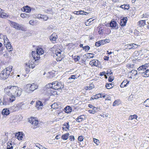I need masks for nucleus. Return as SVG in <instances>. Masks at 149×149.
Masks as SVG:
<instances>
[{"mask_svg":"<svg viewBox=\"0 0 149 149\" xmlns=\"http://www.w3.org/2000/svg\"><path fill=\"white\" fill-rule=\"evenodd\" d=\"M5 93L10 96V99L13 102L16 97H19L21 95L22 90L17 86L10 85L6 87L4 89Z\"/></svg>","mask_w":149,"mask_h":149,"instance_id":"f257e3e1","label":"nucleus"},{"mask_svg":"<svg viewBox=\"0 0 149 149\" xmlns=\"http://www.w3.org/2000/svg\"><path fill=\"white\" fill-rule=\"evenodd\" d=\"M10 26L15 29L19 30L26 31V28L24 25L22 24H19L15 22H13L11 20L9 21Z\"/></svg>","mask_w":149,"mask_h":149,"instance_id":"f03ea898","label":"nucleus"},{"mask_svg":"<svg viewBox=\"0 0 149 149\" xmlns=\"http://www.w3.org/2000/svg\"><path fill=\"white\" fill-rule=\"evenodd\" d=\"M38 87L36 83H33L31 84H27L26 86V91L28 93L32 92L34 90L37 89Z\"/></svg>","mask_w":149,"mask_h":149,"instance_id":"7ed1b4c3","label":"nucleus"},{"mask_svg":"<svg viewBox=\"0 0 149 149\" xmlns=\"http://www.w3.org/2000/svg\"><path fill=\"white\" fill-rule=\"evenodd\" d=\"M44 53L42 49L41 48H40L37 49L36 52V54L35 52L32 51V55L34 59L35 60H38V58H40L39 55L40 54L42 55Z\"/></svg>","mask_w":149,"mask_h":149,"instance_id":"20e7f679","label":"nucleus"},{"mask_svg":"<svg viewBox=\"0 0 149 149\" xmlns=\"http://www.w3.org/2000/svg\"><path fill=\"white\" fill-rule=\"evenodd\" d=\"M52 87L53 89L55 90H58L61 89L63 88V86L61 83L58 82L57 81H55L52 82Z\"/></svg>","mask_w":149,"mask_h":149,"instance_id":"39448f33","label":"nucleus"},{"mask_svg":"<svg viewBox=\"0 0 149 149\" xmlns=\"http://www.w3.org/2000/svg\"><path fill=\"white\" fill-rule=\"evenodd\" d=\"M7 72L5 69H3L0 73V79L3 80L7 79L9 76V72Z\"/></svg>","mask_w":149,"mask_h":149,"instance_id":"423d86ee","label":"nucleus"},{"mask_svg":"<svg viewBox=\"0 0 149 149\" xmlns=\"http://www.w3.org/2000/svg\"><path fill=\"white\" fill-rule=\"evenodd\" d=\"M148 67H149V63L141 65L138 68L137 70L140 71L139 73H143L142 71H144L145 70H147Z\"/></svg>","mask_w":149,"mask_h":149,"instance_id":"0eeeda50","label":"nucleus"},{"mask_svg":"<svg viewBox=\"0 0 149 149\" xmlns=\"http://www.w3.org/2000/svg\"><path fill=\"white\" fill-rule=\"evenodd\" d=\"M12 102L11 100H10V97L8 98L5 96L3 98L2 104L3 105H6L8 104L10 102Z\"/></svg>","mask_w":149,"mask_h":149,"instance_id":"6e6552de","label":"nucleus"},{"mask_svg":"<svg viewBox=\"0 0 149 149\" xmlns=\"http://www.w3.org/2000/svg\"><path fill=\"white\" fill-rule=\"evenodd\" d=\"M55 54L56 55L58 56L56 58V61H60L62 59V57L61 56V52L60 50L59 49L58 50H57L55 52Z\"/></svg>","mask_w":149,"mask_h":149,"instance_id":"1a4fd4ad","label":"nucleus"},{"mask_svg":"<svg viewBox=\"0 0 149 149\" xmlns=\"http://www.w3.org/2000/svg\"><path fill=\"white\" fill-rule=\"evenodd\" d=\"M29 121L30 123L35 126L37 125L38 124V121L36 120V118L33 117H31L29 119Z\"/></svg>","mask_w":149,"mask_h":149,"instance_id":"9d476101","label":"nucleus"},{"mask_svg":"<svg viewBox=\"0 0 149 149\" xmlns=\"http://www.w3.org/2000/svg\"><path fill=\"white\" fill-rule=\"evenodd\" d=\"M35 64L33 62H32L31 60H29L28 63H25V65L26 66L29 67V68H33L35 66Z\"/></svg>","mask_w":149,"mask_h":149,"instance_id":"9b49d317","label":"nucleus"},{"mask_svg":"<svg viewBox=\"0 0 149 149\" xmlns=\"http://www.w3.org/2000/svg\"><path fill=\"white\" fill-rule=\"evenodd\" d=\"M127 20V17H123L120 20V24L121 26L123 27L125 25Z\"/></svg>","mask_w":149,"mask_h":149,"instance_id":"f8f14e48","label":"nucleus"},{"mask_svg":"<svg viewBox=\"0 0 149 149\" xmlns=\"http://www.w3.org/2000/svg\"><path fill=\"white\" fill-rule=\"evenodd\" d=\"M99 63V61L97 60L94 59L90 61L89 64L92 66H98Z\"/></svg>","mask_w":149,"mask_h":149,"instance_id":"ddd939ff","label":"nucleus"},{"mask_svg":"<svg viewBox=\"0 0 149 149\" xmlns=\"http://www.w3.org/2000/svg\"><path fill=\"white\" fill-rule=\"evenodd\" d=\"M5 46H6V49L8 50L9 52H10L13 50V49L12 48L11 44L10 42L6 44V45Z\"/></svg>","mask_w":149,"mask_h":149,"instance_id":"4468645a","label":"nucleus"},{"mask_svg":"<svg viewBox=\"0 0 149 149\" xmlns=\"http://www.w3.org/2000/svg\"><path fill=\"white\" fill-rule=\"evenodd\" d=\"M143 73H142L144 77H149V69H147L145 70L144 71H142Z\"/></svg>","mask_w":149,"mask_h":149,"instance_id":"2eb2a0df","label":"nucleus"},{"mask_svg":"<svg viewBox=\"0 0 149 149\" xmlns=\"http://www.w3.org/2000/svg\"><path fill=\"white\" fill-rule=\"evenodd\" d=\"M129 81H127V80H125L121 83L120 85V87L122 88H123L127 86L129 84Z\"/></svg>","mask_w":149,"mask_h":149,"instance_id":"dca6fc26","label":"nucleus"},{"mask_svg":"<svg viewBox=\"0 0 149 149\" xmlns=\"http://www.w3.org/2000/svg\"><path fill=\"white\" fill-rule=\"evenodd\" d=\"M43 104L42 102L40 101L36 102V107L37 108L42 109V107Z\"/></svg>","mask_w":149,"mask_h":149,"instance_id":"f3484780","label":"nucleus"},{"mask_svg":"<svg viewBox=\"0 0 149 149\" xmlns=\"http://www.w3.org/2000/svg\"><path fill=\"white\" fill-rule=\"evenodd\" d=\"M10 113V111L7 109H3L2 112V114L4 116H7Z\"/></svg>","mask_w":149,"mask_h":149,"instance_id":"a211bd4d","label":"nucleus"},{"mask_svg":"<svg viewBox=\"0 0 149 149\" xmlns=\"http://www.w3.org/2000/svg\"><path fill=\"white\" fill-rule=\"evenodd\" d=\"M23 8L24 10V11L26 13H29L30 12L31 10V8L28 6H24L23 7Z\"/></svg>","mask_w":149,"mask_h":149,"instance_id":"6ab92c4d","label":"nucleus"},{"mask_svg":"<svg viewBox=\"0 0 149 149\" xmlns=\"http://www.w3.org/2000/svg\"><path fill=\"white\" fill-rule=\"evenodd\" d=\"M65 111L66 113H70L72 110L71 108L69 106H66L65 108Z\"/></svg>","mask_w":149,"mask_h":149,"instance_id":"aec40b11","label":"nucleus"},{"mask_svg":"<svg viewBox=\"0 0 149 149\" xmlns=\"http://www.w3.org/2000/svg\"><path fill=\"white\" fill-rule=\"evenodd\" d=\"M69 133H66L63 135L61 136V138L64 140H67L69 136Z\"/></svg>","mask_w":149,"mask_h":149,"instance_id":"412c9836","label":"nucleus"},{"mask_svg":"<svg viewBox=\"0 0 149 149\" xmlns=\"http://www.w3.org/2000/svg\"><path fill=\"white\" fill-rule=\"evenodd\" d=\"M83 115H81L80 116H79L76 119V121L79 123L81 122L83 120Z\"/></svg>","mask_w":149,"mask_h":149,"instance_id":"4be33fe9","label":"nucleus"},{"mask_svg":"<svg viewBox=\"0 0 149 149\" xmlns=\"http://www.w3.org/2000/svg\"><path fill=\"white\" fill-rule=\"evenodd\" d=\"M3 37L4 44V45H6V44L8 43L9 41L6 35L4 36Z\"/></svg>","mask_w":149,"mask_h":149,"instance_id":"5701e85b","label":"nucleus"},{"mask_svg":"<svg viewBox=\"0 0 149 149\" xmlns=\"http://www.w3.org/2000/svg\"><path fill=\"white\" fill-rule=\"evenodd\" d=\"M8 16V15L5 13H0V17L2 18H6Z\"/></svg>","mask_w":149,"mask_h":149,"instance_id":"b1692460","label":"nucleus"},{"mask_svg":"<svg viewBox=\"0 0 149 149\" xmlns=\"http://www.w3.org/2000/svg\"><path fill=\"white\" fill-rule=\"evenodd\" d=\"M45 13L48 14H53V12L52 10V8H49L48 9L45 10L44 11Z\"/></svg>","mask_w":149,"mask_h":149,"instance_id":"393cba45","label":"nucleus"},{"mask_svg":"<svg viewBox=\"0 0 149 149\" xmlns=\"http://www.w3.org/2000/svg\"><path fill=\"white\" fill-rule=\"evenodd\" d=\"M110 26L112 28H115L116 26V23L115 21L111 22L109 24Z\"/></svg>","mask_w":149,"mask_h":149,"instance_id":"a878e982","label":"nucleus"},{"mask_svg":"<svg viewBox=\"0 0 149 149\" xmlns=\"http://www.w3.org/2000/svg\"><path fill=\"white\" fill-rule=\"evenodd\" d=\"M137 115L136 114L133 115H130L129 116L128 119L131 120H133L134 119H137Z\"/></svg>","mask_w":149,"mask_h":149,"instance_id":"bb28decb","label":"nucleus"},{"mask_svg":"<svg viewBox=\"0 0 149 149\" xmlns=\"http://www.w3.org/2000/svg\"><path fill=\"white\" fill-rule=\"evenodd\" d=\"M92 109V110L88 111L89 113L94 114L96 112V111L97 109V108L95 107H93V108Z\"/></svg>","mask_w":149,"mask_h":149,"instance_id":"cd10ccee","label":"nucleus"},{"mask_svg":"<svg viewBox=\"0 0 149 149\" xmlns=\"http://www.w3.org/2000/svg\"><path fill=\"white\" fill-rule=\"evenodd\" d=\"M113 85L111 83H106L105 85V87L108 89H109L113 87Z\"/></svg>","mask_w":149,"mask_h":149,"instance_id":"c85d7f7f","label":"nucleus"},{"mask_svg":"<svg viewBox=\"0 0 149 149\" xmlns=\"http://www.w3.org/2000/svg\"><path fill=\"white\" fill-rule=\"evenodd\" d=\"M120 7L124 9H128L129 8V6L128 5L124 4L120 6Z\"/></svg>","mask_w":149,"mask_h":149,"instance_id":"c756f323","label":"nucleus"},{"mask_svg":"<svg viewBox=\"0 0 149 149\" xmlns=\"http://www.w3.org/2000/svg\"><path fill=\"white\" fill-rule=\"evenodd\" d=\"M131 76H133L137 74V72L136 70H132L130 72Z\"/></svg>","mask_w":149,"mask_h":149,"instance_id":"7c9ffc66","label":"nucleus"},{"mask_svg":"<svg viewBox=\"0 0 149 149\" xmlns=\"http://www.w3.org/2000/svg\"><path fill=\"white\" fill-rule=\"evenodd\" d=\"M5 52L4 54H3L2 55L3 56L6 58H8L9 57V54L8 53V51L4 50V52Z\"/></svg>","mask_w":149,"mask_h":149,"instance_id":"2f4dec72","label":"nucleus"},{"mask_svg":"<svg viewBox=\"0 0 149 149\" xmlns=\"http://www.w3.org/2000/svg\"><path fill=\"white\" fill-rule=\"evenodd\" d=\"M57 38L55 36L54 34H53L52 36L50 37V40L51 41H56V39Z\"/></svg>","mask_w":149,"mask_h":149,"instance_id":"473e14b6","label":"nucleus"},{"mask_svg":"<svg viewBox=\"0 0 149 149\" xmlns=\"http://www.w3.org/2000/svg\"><path fill=\"white\" fill-rule=\"evenodd\" d=\"M22 105V104L21 103H19L17 104L16 105V106H15V108H16V109H15V111L17 110H18V109H20L21 108V107Z\"/></svg>","mask_w":149,"mask_h":149,"instance_id":"72a5a7b5","label":"nucleus"},{"mask_svg":"<svg viewBox=\"0 0 149 149\" xmlns=\"http://www.w3.org/2000/svg\"><path fill=\"white\" fill-rule=\"evenodd\" d=\"M139 25L140 26H143L146 23L145 20H143L139 21Z\"/></svg>","mask_w":149,"mask_h":149,"instance_id":"f704fd0d","label":"nucleus"},{"mask_svg":"<svg viewBox=\"0 0 149 149\" xmlns=\"http://www.w3.org/2000/svg\"><path fill=\"white\" fill-rule=\"evenodd\" d=\"M144 103L146 107H149V99H147L144 102Z\"/></svg>","mask_w":149,"mask_h":149,"instance_id":"c9c22d12","label":"nucleus"},{"mask_svg":"<svg viewBox=\"0 0 149 149\" xmlns=\"http://www.w3.org/2000/svg\"><path fill=\"white\" fill-rule=\"evenodd\" d=\"M12 66H11L10 67L7 68L5 69H5V70L7 71V72H7L8 71L9 72V75H10V72L12 70Z\"/></svg>","mask_w":149,"mask_h":149,"instance_id":"e433bc0d","label":"nucleus"},{"mask_svg":"<svg viewBox=\"0 0 149 149\" xmlns=\"http://www.w3.org/2000/svg\"><path fill=\"white\" fill-rule=\"evenodd\" d=\"M83 49L85 51H88L90 49V47L88 46H86L83 47Z\"/></svg>","mask_w":149,"mask_h":149,"instance_id":"4c0bfd02","label":"nucleus"},{"mask_svg":"<svg viewBox=\"0 0 149 149\" xmlns=\"http://www.w3.org/2000/svg\"><path fill=\"white\" fill-rule=\"evenodd\" d=\"M93 141L94 142L97 144V145H99L100 143L99 141L98 140L96 139L95 138H93Z\"/></svg>","mask_w":149,"mask_h":149,"instance_id":"58836bf2","label":"nucleus"},{"mask_svg":"<svg viewBox=\"0 0 149 149\" xmlns=\"http://www.w3.org/2000/svg\"><path fill=\"white\" fill-rule=\"evenodd\" d=\"M63 125L64 126H65L66 127H65V128H67L68 130L69 129V128L70 127L69 125V123H64Z\"/></svg>","mask_w":149,"mask_h":149,"instance_id":"ea45409f","label":"nucleus"},{"mask_svg":"<svg viewBox=\"0 0 149 149\" xmlns=\"http://www.w3.org/2000/svg\"><path fill=\"white\" fill-rule=\"evenodd\" d=\"M119 101L116 100L114 102H113V106H115L116 105H119Z\"/></svg>","mask_w":149,"mask_h":149,"instance_id":"a19ab883","label":"nucleus"},{"mask_svg":"<svg viewBox=\"0 0 149 149\" xmlns=\"http://www.w3.org/2000/svg\"><path fill=\"white\" fill-rule=\"evenodd\" d=\"M5 48L2 47L1 49L0 50V55H2L3 54H4L5 52H4V50H5L4 49Z\"/></svg>","mask_w":149,"mask_h":149,"instance_id":"79ce46f5","label":"nucleus"},{"mask_svg":"<svg viewBox=\"0 0 149 149\" xmlns=\"http://www.w3.org/2000/svg\"><path fill=\"white\" fill-rule=\"evenodd\" d=\"M99 42H100L101 45H102L106 42V40H100L99 41Z\"/></svg>","mask_w":149,"mask_h":149,"instance_id":"37998d69","label":"nucleus"},{"mask_svg":"<svg viewBox=\"0 0 149 149\" xmlns=\"http://www.w3.org/2000/svg\"><path fill=\"white\" fill-rule=\"evenodd\" d=\"M98 99V97L97 96V95H94L91 98V100H94V99Z\"/></svg>","mask_w":149,"mask_h":149,"instance_id":"c03bdc74","label":"nucleus"},{"mask_svg":"<svg viewBox=\"0 0 149 149\" xmlns=\"http://www.w3.org/2000/svg\"><path fill=\"white\" fill-rule=\"evenodd\" d=\"M88 55L87 56V58H93L94 57L93 56H91L90 55H94L93 53H88L87 54Z\"/></svg>","mask_w":149,"mask_h":149,"instance_id":"a18cd8bd","label":"nucleus"},{"mask_svg":"<svg viewBox=\"0 0 149 149\" xmlns=\"http://www.w3.org/2000/svg\"><path fill=\"white\" fill-rule=\"evenodd\" d=\"M131 45L132 46V49H134L137 47V45L135 44H131Z\"/></svg>","mask_w":149,"mask_h":149,"instance_id":"49530a36","label":"nucleus"},{"mask_svg":"<svg viewBox=\"0 0 149 149\" xmlns=\"http://www.w3.org/2000/svg\"><path fill=\"white\" fill-rule=\"evenodd\" d=\"M75 78H76L75 75H71L68 79L69 80H70L71 79H75Z\"/></svg>","mask_w":149,"mask_h":149,"instance_id":"de8ad7c7","label":"nucleus"},{"mask_svg":"<svg viewBox=\"0 0 149 149\" xmlns=\"http://www.w3.org/2000/svg\"><path fill=\"white\" fill-rule=\"evenodd\" d=\"M42 18L44 20L47 21L48 19V17L46 15H43L42 16Z\"/></svg>","mask_w":149,"mask_h":149,"instance_id":"09e8293b","label":"nucleus"},{"mask_svg":"<svg viewBox=\"0 0 149 149\" xmlns=\"http://www.w3.org/2000/svg\"><path fill=\"white\" fill-rule=\"evenodd\" d=\"M17 138L18 139L21 140L22 139V138H23V136L22 134H19L17 136Z\"/></svg>","mask_w":149,"mask_h":149,"instance_id":"8fccbe9b","label":"nucleus"},{"mask_svg":"<svg viewBox=\"0 0 149 149\" xmlns=\"http://www.w3.org/2000/svg\"><path fill=\"white\" fill-rule=\"evenodd\" d=\"M83 139V136H79L78 138V140L80 141H82Z\"/></svg>","mask_w":149,"mask_h":149,"instance_id":"3c124183","label":"nucleus"},{"mask_svg":"<svg viewBox=\"0 0 149 149\" xmlns=\"http://www.w3.org/2000/svg\"><path fill=\"white\" fill-rule=\"evenodd\" d=\"M29 23L31 25H33L35 24V22L33 20H31L29 22Z\"/></svg>","mask_w":149,"mask_h":149,"instance_id":"603ef678","label":"nucleus"},{"mask_svg":"<svg viewBox=\"0 0 149 149\" xmlns=\"http://www.w3.org/2000/svg\"><path fill=\"white\" fill-rule=\"evenodd\" d=\"M69 139L71 141H74V136H69Z\"/></svg>","mask_w":149,"mask_h":149,"instance_id":"864d4df0","label":"nucleus"},{"mask_svg":"<svg viewBox=\"0 0 149 149\" xmlns=\"http://www.w3.org/2000/svg\"><path fill=\"white\" fill-rule=\"evenodd\" d=\"M104 30L102 28H100L99 29V30L98 31V33L99 34H101L102 33H103L104 32Z\"/></svg>","mask_w":149,"mask_h":149,"instance_id":"5fc2aeb1","label":"nucleus"},{"mask_svg":"<svg viewBox=\"0 0 149 149\" xmlns=\"http://www.w3.org/2000/svg\"><path fill=\"white\" fill-rule=\"evenodd\" d=\"M101 45L100 43V42H99V41L96 42L95 43V46L96 47H98Z\"/></svg>","mask_w":149,"mask_h":149,"instance_id":"6e6d98bb","label":"nucleus"},{"mask_svg":"<svg viewBox=\"0 0 149 149\" xmlns=\"http://www.w3.org/2000/svg\"><path fill=\"white\" fill-rule=\"evenodd\" d=\"M113 80V79L111 76L109 77L108 78V81L109 82H111Z\"/></svg>","mask_w":149,"mask_h":149,"instance_id":"4d7b16f0","label":"nucleus"},{"mask_svg":"<svg viewBox=\"0 0 149 149\" xmlns=\"http://www.w3.org/2000/svg\"><path fill=\"white\" fill-rule=\"evenodd\" d=\"M80 58L79 56H77V58H74V60L76 61H79Z\"/></svg>","mask_w":149,"mask_h":149,"instance_id":"13d9d810","label":"nucleus"},{"mask_svg":"<svg viewBox=\"0 0 149 149\" xmlns=\"http://www.w3.org/2000/svg\"><path fill=\"white\" fill-rule=\"evenodd\" d=\"M143 16L144 17L148 18L149 17V15L148 14L146 13L145 14H143Z\"/></svg>","mask_w":149,"mask_h":149,"instance_id":"bf43d9fd","label":"nucleus"},{"mask_svg":"<svg viewBox=\"0 0 149 149\" xmlns=\"http://www.w3.org/2000/svg\"><path fill=\"white\" fill-rule=\"evenodd\" d=\"M27 16V15L25 13H22L20 15V16L21 17L24 18V17H26Z\"/></svg>","mask_w":149,"mask_h":149,"instance_id":"052dcab7","label":"nucleus"},{"mask_svg":"<svg viewBox=\"0 0 149 149\" xmlns=\"http://www.w3.org/2000/svg\"><path fill=\"white\" fill-rule=\"evenodd\" d=\"M106 74V73L104 71L102 72H100V75L101 76H102L103 75H104Z\"/></svg>","mask_w":149,"mask_h":149,"instance_id":"680f3d73","label":"nucleus"},{"mask_svg":"<svg viewBox=\"0 0 149 149\" xmlns=\"http://www.w3.org/2000/svg\"><path fill=\"white\" fill-rule=\"evenodd\" d=\"M79 15H85V14H84L85 13V12L83 11H79Z\"/></svg>","mask_w":149,"mask_h":149,"instance_id":"e2e57ef3","label":"nucleus"},{"mask_svg":"<svg viewBox=\"0 0 149 149\" xmlns=\"http://www.w3.org/2000/svg\"><path fill=\"white\" fill-rule=\"evenodd\" d=\"M109 58V57L107 56H104V59L105 60H108Z\"/></svg>","mask_w":149,"mask_h":149,"instance_id":"0e129e2a","label":"nucleus"},{"mask_svg":"<svg viewBox=\"0 0 149 149\" xmlns=\"http://www.w3.org/2000/svg\"><path fill=\"white\" fill-rule=\"evenodd\" d=\"M127 48L129 49H132V46L131 45V44L128 45H127Z\"/></svg>","mask_w":149,"mask_h":149,"instance_id":"69168bd1","label":"nucleus"},{"mask_svg":"<svg viewBox=\"0 0 149 149\" xmlns=\"http://www.w3.org/2000/svg\"><path fill=\"white\" fill-rule=\"evenodd\" d=\"M43 15H42L41 14H38V18H41V19H42V16H43Z\"/></svg>","mask_w":149,"mask_h":149,"instance_id":"338daca9","label":"nucleus"},{"mask_svg":"<svg viewBox=\"0 0 149 149\" xmlns=\"http://www.w3.org/2000/svg\"><path fill=\"white\" fill-rule=\"evenodd\" d=\"M52 85V84L50 83V84H48V85L47 86L48 87L49 86V87L50 88H52L53 89V87H52V85Z\"/></svg>","mask_w":149,"mask_h":149,"instance_id":"774afa93","label":"nucleus"}]
</instances>
